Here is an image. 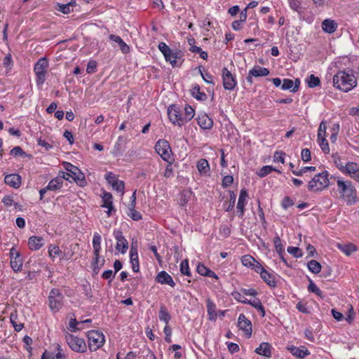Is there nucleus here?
<instances>
[{
	"label": "nucleus",
	"instance_id": "1",
	"mask_svg": "<svg viewBox=\"0 0 359 359\" xmlns=\"http://www.w3.org/2000/svg\"><path fill=\"white\" fill-rule=\"evenodd\" d=\"M333 84L344 92H348L357 86V79L352 73L339 71L333 77Z\"/></svg>",
	"mask_w": 359,
	"mask_h": 359
},
{
	"label": "nucleus",
	"instance_id": "2",
	"mask_svg": "<svg viewBox=\"0 0 359 359\" xmlns=\"http://www.w3.org/2000/svg\"><path fill=\"white\" fill-rule=\"evenodd\" d=\"M337 187L339 188L341 197L346 201L348 205H353L357 200V191L350 181H344L337 180Z\"/></svg>",
	"mask_w": 359,
	"mask_h": 359
},
{
	"label": "nucleus",
	"instance_id": "3",
	"mask_svg": "<svg viewBox=\"0 0 359 359\" xmlns=\"http://www.w3.org/2000/svg\"><path fill=\"white\" fill-rule=\"evenodd\" d=\"M328 175L329 174L327 171L316 175L309 182V190L318 191L327 188L329 186Z\"/></svg>",
	"mask_w": 359,
	"mask_h": 359
},
{
	"label": "nucleus",
	"instance_id": "4",
	"mask_svg": "<svg viewBox=\"0 0 359 359\" xmlns=\"http://www.w3.org/2000/svg\"><path fill=\"white\" fill-rule=\"evenodd\" d=\"M48 62L46 57L40 58L34 65V71L36 74V83L38 86H41L46 81Z\"/></svg>",
	"mask_w": 359,
	"mask_h": 359
},
{
	"label": "nucleus",
	"instance_id": "5",
	"mask_svg": "<svg viewBox=\"0 0 359 359\" xmlns=\"http://www.w3.org/2000/svg\"><path fill=\"white\" fill-rule=\"evenodd\" d=\"M64 296L59 289H52L48 296V305L53 313H57L62 307Z\"/></svg>",
	"mask_w": 359,
	"mask_h": 359
},
{
	"label": "nucleus",
	"instance_id": "6",
	"mask_svg": "<svg viewBox=\"0 0 359 359\" xmlns=\"http://www.w3.org/2000/svg\"><path fill=\"white\" fill-rule=\"evenodd\" d=\"M155 149L164 161L169 162L171 159V149L168 141L164 140H158L155 145Z\"/></svg>",
	"mask_w": 359,
	"mask_h": 359
},
{
	"label": "nucleus",
	"instance_id": "7",
	"mask_svg": "<svg viewBox=\"0 0 359 359\" xmlns=\"http://www.w3.org/2000/svg\"><path fill=\"white\" fill-rule=\"evenodd\" d=\"M67 342L69 347L77 352H84L86 349V344L83 339L69 334L66 337Z\"/></svg>",
	"mask_w": 359,
	"mask_h": 359
},
{
	"label": "nucleus",
	"instance_id": "8",
	"mask_svg": "<svg viewBox=\"0 0 359 359\" xmlns=\"http://www.w3.org/2000/svg\"><path fill=\"white\" fill-rule=\"evenodd\" d=\"M168 115L169 117L170 121L174 123L177 124L179 126H183L184 121H183V117L180 114V111L178 107H176V105H170L168 109Z\"/></svg>",
	"mask_w": 359,
	"mask_h": 359
},
{
	"label": "nucleus",
	"instance_id": "9",
	"mask_svg": "<svg viewBox=\"0 0 359 359\" xmlns=\"http://www.w3.org/2000/svg\"><path fill=\"white\" fill-rule=\"evenodd\" d=\"M105 341L102 332L97 330H91V351H96L102 347Z\"/></svg>",
	"mask_w": 359,
	"mask_h": 359
},
{
	"label": "nucleus",
	"instance_id": "10",
	"mask_svg": "<svg viewBox=\"0 0 359 359\" xmlns=\"http://www.w3.org/2000/svg\"><path fill=\"white\" fill-rule=\"evenodd\" d=\"M255 271L257 273H259L261 278L266 283L271 287H276V283L273 276L269 272H267L264 267L259 264L257 263L255 268Z\"/></svg>",
	"mask_w": 359,
	"mask_h": 359
},
{
	"label": "nucleus",
	"instance_id": "11",
	"mask_svg": "<svg viewBox=\"0 0 359 359\" xmlns=\"http://www.w3.org/2000/svg\"><path fill=\"white\" fill-rule=\"evenodd\" d=\"M11 255V266L13 270L15 272H18L22 270V260L20 258V253L14 248L10 250Z\"/></svg>",
	"mask_w": 359,
	"mask_h": 359
},
{
	"label": "nucleus",
	"instance_id": "12",
	"mask_svg": "<svg viewBox=\"0 0 359 359\" xmlns=\"http://www.w3.org/2000/svg\"><path fill=\"white\" fill-rule=\"evenodd\" d=\"M114 236L117 241L116 249L124 254L128 248L127 240L124 238L122 231L120 230L114 231Z\"/></svg>",
	"mask_w": 359,
	"mask_h": 359
},
{
	"label": "nucleus",
	"instance_id": "13",
	"mask_svg": "<svg viewBox=\"0 0 359 359\" xmlns=\"http://www.w3.org/2000/svg\"><path fill=\"white\" fill-rule=\"evenodd\" d=\"M102 206L108 209L107 211V215L111 216L113 212H116V210L113 205V196L111 193L103 191L102 195Z\"/></svg>",
	"mask_w": 359,
	"mask_h": 359
},
{
	"label": "nucleus",
	"instance_id": "14",
	"mask_svg": "<svg viewBox=\"0 0 359 359\" xmlns=\"http://www.w3.org/2000/svg\"><path fill=\"white\" fill-rule=\"evenodd\" d=\"M222 79L223 86L226 90H233L235 88L236 81L226 68L222 69Z\"/></svg>",
	"mask_w": 359,
	"mask_h": 359
},
{
	"label": "nucleus",
	"instance_id": "15",
	"mask_svg": "<svg viewBox=\"0 0 359 359\" xmlns=\"http://www.w3.org/2000/svg\"><path fill=\"white\" fill-rule=\"evenodd\" d=\"M183 56L182 51L174 53L172 50L170 49L168 55L164 54L165 59L167 62H169L172 67L180 66L182 64L181 59Z\"/></svg>",
	"mask_w": 359,
	"mask_h": 359
},
{
	"label": "nucleus",
	"instance_id": "16",
	"mask_svg": "<svg viewBox=\"0 0 359 359\" xmlns=\"http://www.w3.org/2000/svg\"><path fill=\"white\" fill-rule=\"evenodd\" d=\"M269 74V70L266 67H262L260 66H255L251 70H250L248 76H247V81L250 83H252V76H266Z\"/></svg>",
	"mask_w": 359,
	"mask_h": 359
},
{
	"label": "nucleus",
	"instance_id": "17",
	"mask_svg": "<svg viewBox=\"0 0 359 359\" xmlns=\"http://www.w3.org/2000/svg\"><path fill=\"white\" fill-rule=\"evenodd\" d=\"M64 168L66 170V172H62V177L67 180H69V179L73 177H76V175H80V170L75 165H72L70 163L65 162Z\"/></svg>",
	"mask_w": 359,
	"mask_h": 359
},
{
	"label": "nucleus",
	"instance_id": "18",
	"mask_svg": "<svg viewBox=\"0 0 359 359\" xmlns=\"http://www.w3.org/2000/svg\"><path fill=\"white\" fill-rule=\"evenodd\" d=\"M238 326L241 330L245 332L248 337L252 335V324L251 322L246 318L244 314H240L238 319Z\"/></svg>",
	"mask_w": 359,
	"mask_h": 359
},
{
	"label": "nucleus",
	"instance_id": "19",
	"mask_svg": "<svg viewBox=\"0 0 359 359\" xmlns=\"http://www.w3.org/2000/svg\"><path fill=\"white\" fill-rule=\"evenodd\" d=\"M344 169V173L348 174L353 179L359 181V164L348 162L345 165Z\"/></svg>",
	"mask_w": 359,
	"mask_h": 359
},
{
	"label": "nucleus",
	"instance_id": "20",
	"mask_svg": "<svg viewBox=\"0 0 359 359\" xmlns=\"http://www.w3.org/2000/svg\"><path fill=\"white\" fill-rule=\"evenodd\" d=\"M21 181L22 179L20 175L15 173L7 175L4 177L5 183L15 189L20 187L21 185Z\"/></svg>",
	"mask_w": 359,
	"mask_h": 359
},
{
	"label": "nucleus",
	"instance_id": "21",
	"mask_svg": "<svg viewBox=\"0 0 359 359\" xmlns=\"http://www.w3.org/2000/svg\"><path fill=\"white\" fill-rule=\"evenodd\" d=\"M156 280L161 284H166L171 287L175 285V283L173 281L172 277L165 271H162L157 274Z\"/></svg>",
	"mask_w": 359,
	"mask_h": 359
},
{
	"label": "nucleus",
	"instance_id": "22",
	"mask_svg": "<svg viewBox=\"0 0 359 359\" xmlns=\"http://www.w3.org/2000/svg\"><path fill=\"white\" fill-rule=\"evenodd\" d=\"M44 245V240L42 237L32 236L28 240V245L32 250H38Z\"/></svg>",
	"mask_w": 359,
	"mask_h": 359
},
{
	"label": "nucleus",
	"instance_id": "23",
	"mask_svg": "<svg viewBox=\"0 0 359 359\" xmlns=\"http://www.w3.org/2000/svg\"><path fill=\"white\" fill-rule=\"evenodd\" d=\"M248 196L246 189H241L237 203V209L240 210L239 217H243L244 213V207L245 205L246 198Z\"/></svg>",
	"mask_w": 359,
	"mask_h": 359
},
{
	"label": "nucleus",
	"instance_id": "24",
	"mask_svg": "<svg viewBox=\"0 0 359 359\" xmlns=\"http://www.w3.org/2000/svg\"><path fill=\"white\" fill-rule=\"evenodd\" d=\"M337 28V24L333 20L325 19L322 22V29L326 33L332 34L335 32Z\"/></svg>",
	"mask_w": 359,
	"mask_h": 359
},
{
	"label": "nucleus",
	"instance_id": "25",
	"mask_svg": "<svg viewBox=\"0 0 359 359\" xmlns=\"http://www.w3.org/2000/svg\"><path fill=\"white\" fill-rule=\"evenodd\" d=\"M255 351L259 355L269 358L271 355V346L267 342H262Z\"/></svg>",
	"mask_w": 359,
	"mask_h": 359
},
{
	"label": "nucleus",
	"instance_id": "26",
	"mask_svg": "<svg viewBox=\"0 0 359 359\" xmlns=\"http://www.w3.org/2000/svg\"><path fill=\"white\" fill-rule=\"evenodd\" d=\"M207 309L209 320L215 321L217 318V313L216 312V305L211 301L210 299H207Z\"/></svg>",
	"mask_w": 359,
	"mask_h": 359
},
{
	"label": "nucleus",
	"instance_id": "27",
	"mask_svg": "<svg viewBox=\"0 0 359 359\" xmlns=\"http://www.w3.org/2000/svg\"><path fill=\"white\" fill-rule=\"evenodd\" d=\"M109 37L111 41L118 44L121 51L123 53H128L130 51L129 46L123 41L120 36L114 34H110Z\"/></svg>",
	"mask_w": 359,
	"mask_h": 359
},
{
	"label": "nucleus",
	"instance_id": "28",
	"mask_svg": "<svg viewBox=\"0 0 359 359\" xmlns=\"http://www.w3.org/2000/svg\"><path fill=\"white\" fill-rule=\"evenodd\" d=\"M198 125L203 129H210L212 126V121L206 114L201 116H198Z\"/></svg>",
	"mask_w": 359,
	"mask_h": 359
},
{
	"label": "nucleus",
	"instance_id": "29",
	"mask_svg": "<svg viewBox=\"0 0 359 359\" xmlns=\"http://www.w3.org/2000/svg\"><path fill=\"white\" fill-rule=\"evenodd\" d=\"M191 91L192 96L198 100L205 101L208 98L205 93L201 92L200 86L198 84L194 85Z\"/></svg>",
	"mask_w": 359,
	"mask_h": 359
},
{
	"label": "nucleus",
	"instance_id": "30",
	"mask_svg": "<svg viewBox=\"0 0 359 359\" xmlns=\"http://www.w3.org/2000/svg\"><path fill=\"white\" fill-rule=\"evenodd\" d=\"M288 349L293 355L297 356L299 358H304L309 354V351L307 348L300 349L296 346H292L288 348Z\"/></svg>",
	"mask_w": 359,
	"mask_h": 359
},
{
	"label": "nucleus",
	"instance_id": "31",
	"mask_svg": "<svg viewBox=\"0 0 359 359\" xmlns=\"http://www.w3.org/2000/svg\"><path fill=\"white\" fill-rule=\"evenodd\" d=\"M90 319H86L81 322H77L76 318L74 317V315H72V316L70 317L69 325L67 326V329L70 330L71 332H76V330H79V327H77L78 325H80L81 323H89Z\"/></svg>",
	"mask_w": 359,
	"mask_h": 359
},
{
	"label": "nucleus",
	"instance_id": "32",
	"mask_svg": "<svg viewBox=\"0 0 359 359\" xmlns=\"http://www.w3.org/2000/svg\"><path fill=\"white\" fill-rule=\"evenodd\" d=\"M197 168L201 175H206L210 171L208 161L206 159L201 158L197 162Z\"/></svg>",
	"mask_w": 359,
	"mask_h": 359
},
{
	"label": "nucleus",
	"instance_id": "33",
	"mask_svg": "<svg viewBox=\"0 0 359 359\" xmlns=\"http://www.w3.org/2000/svg\"><path fill=\"white\" fill-rule=\"evenodd\" d=\"M338 248L341 250L346 255H351L353 252L356 251L357 248L353 243H347L342 245L340 243L337 244Z\"/></svg>",
	"mask_w": 359,
	"mask_h": 359
},
{
	"label": "nucleus",
	"instance_id": "34",
	"mask_svg": "<svg viewBox=\"0 0 359 359\" xmlns=\"http://www.w3.org/2000/svg\"><path fill=\"white\" fill-rule=\"evenodd\" d=\"M242 264L248 267H251L252 269L255 270L256 265L259 263L251 255H244L241 258Z\"/></svg>",
	"mask_w": 359,
	"mask_h": 359
},
{
	"label": "nucleus",
	"instance_id": "35",
	"mask_svg": "<svg viewBox=\"0 0 359 359\" xmlns=\"http://www.w3.org/2000/svg\"><path fill=\"white\" fill-rule=\"evenodd\" d=\"M171 316L168 313L166 307L164 305H161L159 311V319L167 325L170 321Z\"/></svg>",
	"mask_w": 359,
	"mask_h": 359
},
{
	"label": "nucleus",
	"instance_id": "36",
	"mask_svg": "<svg viewBox=\"0 0 359 359\" xmlns=\"http://www.w3.org/2000/svg\"><path fill=\"white\" fill-rule=\"evenodd\" d=\"M18 315L16 313H11L10 316V321L12 324L13 327H14V330L16 332H20L22 330L24 327V325L21 323H18Z\"/></svg>",
	"mask_w": 359,
	"mask_h": 359
},
{
	"label": "nucleus",
	"instance_id": "37",
	"mask_svg": "<svg viewBox=\"0 0 359 359\" xmlns=\"http://www.w3.org/2000/svg\"><path fill=\"white\" fill-rule=\"evenodd\" d=\"M100 243H101V236L98 233H95L93 235V245L94 248V254L95 256H97L98 253L100 250Z\"/></svg>",
	"mask_w": 359,
	"mask_h": 359
},
{
	"label": "nucleus",
	"instance_id": "38",
	"mask_svg": "<svg viewBox=\"0 0 359 359\" xmlns=\"http://www.w3.org/2000/svg\"><path fill=\"white\" fill-rule=\"evenodd\" d=\"M309 269L313 273H318L321 271V264L316 260L312 259L307 264Z\"/></svg>",
	"mask_w": 359,
	"mask_h": 359
},
{
	"label": "nucleus",
	"instance_id": "39",
	"mask_svg": "<svg viewBox=\"0 0 359 359\" xmlns=\"http://www.w3.org/2000/svg\"><path fill=\"white\" fill-rule=\"evenodd\" d=\"M184 111V116H182V118L184 123L185 124L186 123H187L188 121H191L193 118L195 113L194 109L189 105L185 106Z\"/></svg>",
	"mask_w": 359,
	"mask_h": 359
},
{
	"label": "nucleus",
	"instance_id": "40",
	"mask_svg": "<svg viewBox=\"0 0 359 359\" xmlns=\"http://www.w3.org/2000/svg\"><path fill=\"white\" fill-rule=\"evenodd\" d=\"M247 304L252 305L253 307H255L258 311H259L262 313V317H264L265 316L264 308L262 306V302L259 299L255 298L253 300H248Z\"/></svg>",
	"mask_w": 359,
	"mask_h": 359
},
{
	"label": "nucleus",
	"instance_id": "41",
	"mask_svg": "<svg viewBox=\"0 0 359 359\" xmlns=\"http://www.w3.org/2000/svg\"><path fill=\"white\" fill-rule=\"evenodd\" d=\"M64 355L60 351L56 353L45 351L41 355V359H64Z\"/></svg>",
	"mask_w": 359,
	"mask_h": 359
},
{
	"label": "nucleus",
	"instance_id": "42",
	"mask_svg": "<svg viewBox=\"0 0 359 359\" xmlns=\"http://www.w3.org/2000/svg\"><path fill=\"white\" fill-rule=\"evenodd\" d=\"M46 187L48 190L55 191L62 187V182L59 178H54L49 182Z\"/></svg>",
	"mask_w": 359,
	"mask_h": 359
},
{
	"label": "nucleus",
	"instance_id": "43",
	"mask_svg": "<svg viewBox=\"0 0 359 359\" xmlns=\"http://www.w3.org/2000/svg\"><path fill=\"white\" fill-rule=\"evenodd\" d=\"M272 171H276L278 172H280V170L276 169V168H273L272 166L271 165H265V166H263L259 171L258 172V175L260 177H265L266 175H267L268 174L271 173Z\"/></svg>",
	"mask_w": 359,
	"mask_h": 359
},
{
	"label": "nucleus",
	"instance_id": "44",
	"mask_svg": "<svg viewBox=\"0 0 359 359\" xmlns=\"http://www.w3.org/2000/svg\"><path fill=\"white\" fill-rule=\"evenodd\" d=\"M104 264V258H100L99 255L97 256H95V262L93 263V272L95 274H97L99 272V270L101 269V267Z\"/></svg>",
	"mask_w": 359,
	"mask_h": 359
},
{
	"label": "nucleus",
	"instance_id": "45",
	"mask_svg": "<svg viewBox=\"0 0 359 359\" xmlns=\"http://www.w3.org/2000/svg\"><path fill=\"white\" fill-rule=\"evenodd\" d=\"M75 4V1H72L68 4H57V10L60 12H62L65 14H68L70 13V6Z\"/></svg>",
	"mask_w": 359,
	"mask_h": 359
},
{
	"label": "nucleus",
	"instance_id": "46",
	"mask_svg": "<svg viewBox=\"0 0 359 359\" xmlns=\"http://www.w3.org/2000/svg\"><path fill=\"white\" fill-rule=\"evenodd\" d=\"M48 254L50 257L55 258L60 256V255L62 254V251L59 246L55 245H50L48 248Z\"/></svg>",
	"mask_w": 359,
	"mask_h": 359
},
{
	"label": "nucleus",
	"instance_id": "47",
	"mask_svg": "<svg viewBox=\"0 0 359 359\" xmlns=\"http://www.w3.org/2000/svg\"><path fill=\"white\" fill-rule=\"evenodd\" d=\"M308 290L310 292L315 293L316 295H318L320 297H323L322 291L315 285V283L311 279H309V285L308 286Z\"/></svg>",
	"mask_w": 359,
	"mask_h": 359
},
{
	"label": "nucleus",
	"instance_id": "48",
	"mask_svg": "<svg viewBox=\"0 0 359 359\" xmlns=\"http://www.w3.org/2000/svg\"><path fill=\"white\" fill-rule=\"evenodd\" d=\"M274 246L278 255H281L284 252V248L281 243V241L279 236H276L273 241Z\"/></svg>",
	"mask_w": 359,
	"mask_h": 359
},
{
	"label": "nucleus",
	"instance_id": "49",
	"mask_svg": "<svg viewBox=\"0 0 359 359\" xmlns=\"http://www.w3.org/2000/svg\"><path fill=\"white\" fill-rule=\"evenodd\" d=\"M320 80L318 77L315 76L313 74L310 75L308 86L309 88H314L320 86Z\"/></svg>",
	"mask_w": 359,
	"mask_h": 359
},
{
	"label": "nucleus",
	"instance_id": "50",
	"mask_svg": "<svg viewBox=\"0 0 359 359\" xmlns=\"http://www.w3.org/2000/svg\"><path fill=\"white\" fill-rule=\"evenodd\" d=\"M128 216L135 221H138L142 219L141 214L135 210L133 206L130 208Z\"/></svg>",
	"mask_w": 359,
	"mask_h": 359
},
{
	"label": "nucleus",
	"instance_id": "51",
	"mask_svg": "<svg viewBox=\"0 0 359 359\" xmlns=\"http://www.w3.org/2000/svg\"><path fill=\"white\" fill-rule=\"evenodd\" d=\"M287 252L290 255H293L296 258L301 257L302 256V252L301 250L297 247H288L287 248Z\"/></svg>",
	"mask_w": 359,
	"mask_h": 359
},
{
	"label": "nucleus",
	"instance_id": "52",
	"mask_svg": "<svg viewBox=\"0 0 359 359\" xmlns=\"http://www.w3.org/2000/svg\"><path fill=\"white\" fill-rule=\"evenodd\" d=\"M180 271L182 274H184L185 276H190V271H189L187 259H184L182 262L181 266H180Z\"/></svg>",
	"mask_w": 359,
	"mask_h": 359
},
{
	"label": "nucleus",
	"instance_id": "53",
	"mask_svg": "<svg viewBox=\"0 0 359 359\" xmlns=\"http://www.w3.org/2000/svg\"><path fill=\"white\" fill-rule=\"evenodd\" d=\"M294 81L289 79H285L283 81V83L281 85V89L283 90H292L293 88Z\"/></svg>",
	"mask_w": 359,
	"mask_h": 359
},
{
	"label": "nucleus",
	"instance_id": "54",
	"mask_svg": "<svg viewBox=\"0 0 359 359\" xmlns=\"http://www.w3.org/2000/svg\"><path fill=\"white\" fill-rule=\"evenodd\" d=\"M326 126L325 121H322L318 130V139L325 138Z\"/></svg>",
	"mask_w": 359,
	"mask_h": 359
},
{
	"label": "nucleus",
	"instance_id": "55",
	"mask_svg": "<svg viewBox=\"0 0 359 359\" xmlns=\"http://www.w3.org/2000/svg\"><path fill=\"white\" fill-rule=\"evenodd\" d=\"M11 154L14 156H22L24 157L26 156L25 152L20 147H15L11 151Z\"/></svg>",
	"mask_w": 359,
	"mask_h": 359
},
{
	"label": "nucleus",
	"instance_id": "56",
	"mask_svg": "<svg viewBox=\"0 0 359 359\" xmlns=\"http://www.w3.org/2000/svg\"><path fill=\"white\" fill-rule=\"evenodd\" d=\"M111 185L117 191H123L125 186L123 181L114 180Z\"/></svg>",
	"mask_w": 359,
	"mask_h": 359
},
{
	"label": "nucleus",
	"instance_id": "57",
	"mask_svg": "<svg viewBox=\"0 0 359 359\" xmlns=\"http://www.w3.org/2000/svg\"><path fill=\"white\" fill-rule=\"evenodd\" d=\"M320 142V146L322 149V150L325 153L328 154L330 152V148L328 145V142L325 138H320V140H318Z\"/></svg>",
	"mask_w": 359,
	"mask_h": 359
},
{
	"label": "nucleus",
	"instance_id": "58",
	"mask_svg": "<svg viewBox=\"0 0 359 359\" xmlns=\"http://www.w3.org/2000/svg\"><path fill=\"white\" fill-rule=\"evenodd\" d=\"M72 179L74 181H75L78 185L81 187H83L86 183L84 176L81 172L80 175H76V177H73Z\"/></svg>",
	"mask_w": 359,
	"mask_h": 359
},
{
	"label": "nucleus",
	"instance_id": "59",
	"mask_svg": "<svg viewBox=\"0 0 359 359\" xmlns=\"http://www.w3.org/2000/svg\"><path fill=\"white\" fill-rule=\"evenodd\" d=\"M168 164L165 168V170L164 175H163L165 178H170L173 175V169H172V167L171 165V161H169V162H168Z\"/></svg>",
	"mask_w": 359,
	"mask_h": 359
},
{
	"label": "nucleus",
	"instance_id": "60",
	"mask_svg": "<svg viewBox=\"0 0 359 359\" xmlns=\"http://www.w3.org/2000/svg\"><path fill=\"white\" fill-rule=\"evenodd\" d=\"M333 157H334V163H335L337 168L339 170H341L343 173L345 172V169H344L345 165H344L343 163L341 162V158L339 156L336 157L334 156H333Z\"/></svg>",
	"mask_w": 359,
	"mask_h": 359
},
{
	"label": "nucleus",
	"instance_id": "61",
	"mask_svg": "<svg viewBox=\"0 0 359 359\" xmlns=\"http://www.w3.org/2000/svg\"><path fill=\"white\" fill-rule=\"evenodd\" d=\"M311 151L309 149H304L302 151V159L304 162H308L311 160Z\"/></svg>",
	"mask_w": 359,
	"mask_h": 359
},
{
	"label": "nucleus",
	"instance_id": "62",
	"mask_svg": "<svg viewBox=\"0 0 359 359\" xmlns=\"http://www.w3.org/2000/svg\"><path fill=\"white\" fill-rule=\"evenodd\" d=\"M210 269L207 268L204 264H198L197 266V272L202 275L205 276L208 273V271Z\"/></svg>",
	"mask_w": 359,
	"mask_h": 359
},
{
	"label": "nucleus",
	"instance_id": "63",
	"mask_svg": "<svg viewBox=\"0 0 359 359\" xmlns=\"http://www.w3.org/2000/svg\"><path fill=\"white\" fill-rule=\"evenodd\" d=\"M285 153L282 151H276L273 155V161L276 162H280L284 163V156Z\"/></svg>",
	"mask_w": 359,
	"mask_h": 359
},
{
	"label": "nucleus",
	"instance_id": "64",
	"mask_svg": "<svg viewBox=\"0 0 359 359\" xmlns=\"http://www.w3.org/2000/svg\"><path fill=\"white\" fill-rule=\"evenodd\" d=\"M2 203L4 205L10 207L14 204L13 197L11 196H6L2 199Z\"/></svg>",
	"mask_w": 359,
	"mask_h": 359
}]
</instances>
